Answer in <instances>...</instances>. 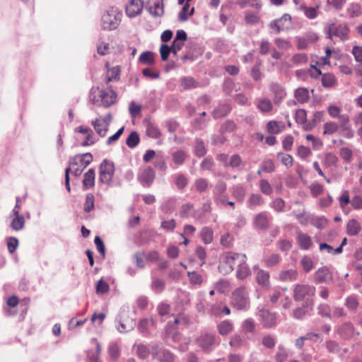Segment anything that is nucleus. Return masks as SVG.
Listing matches in <instances>:
<instances>
[{"label":"nucleus","instance_id":"obj_60","mask_svg":"<svg viewBox=\"0 0 362 362\" xmlns=\"http://www.w3.org/2000/svg\"><path fill=\"white\" fill-rule=\"evenodd\" d=\"M274 43L279 49L284 50L288 49L291 47V42L282 38H276L274 41Z\"/></svg>","mask_w":362,"mask_h":362},{"label":"nucleus","instance_id":"obj_7","mask_svg":"<svg viewBox=\"0 0 362 362\" xmlns=\"http://www.w3.org/2000/svg\"><path fill=\"white\" fill-rule=\"evenodd\" d=\"M112 121L111 114H107L104 117H100L92 120L91 124L95 132L101 137H104L108 131V127Z\"/></svg>","mask_w":362,"mask_h":362},{"label":"nucleus","instance_id":"obj_2","mask_svg":"<svg viewBox=\"0 0 362 362\" xmlns=\"http://www.w3.org/2000/svg\"><path fill=\"white\" fill-rule=\"evenodd\" d=\"M122 12L119 7L115 6L107 7L100 18L101 29L107 31L116 30L122 22Z\"/></svg>","mask_w":362,"mask_h":362},{"label":"nucleus","instance_id":"obj_8","mask_svg":"<svg viewBox=\"0 0 362 362\" xmlns=\"http://www.w3.org/2000/svg\"><path fill=\"white\" fill-rule=\"evenodd\" d=\"M115 166L112 162L104 160L100 165V181L103 184H109L113 177Z\"/></svg>","mask_w":362,"mask_h":362},{"label":"nucleus","instance_id":"obj_28","mask_svg":"<svg viewBox=\"0 0 362 362\" xmlns=\"http://www.w3.org/2000/svg\"><path fill=\"white\" fill-rule=\"evenodd\" d=\"M237 277L240 279H245L250 274V268L246 264V259L240 262H238Z\"/></svg>","mask_w":362,"mask_h":362},{"label":"nucleus","instance_id":"obj_37","mask_svg":"<svg viewBox=\"0 0 362 362\" xmlns=\"http://www.w3.org/2000/svg\"><path fill=\"white\" fill-rule=\"evenodd\" d=\"M273 105L270 100L260 99L257 103V108L262 112H268L272 110Z\"/></svg>","mask_w":362,"mask_h":362},{"label":"nucleus","instance_id":"obj_57","mask_svg":"<svg viewBox=\"0 0 362 362\" xmlns=\"http://www.w3.org/2000/svg\"><path fill=\"white\" fill-rule=\"evenodd\" d=\"M264 261L267 267H273L279 262V256L276 254H272L265 257Z\"/></svg>","mask_w":362,"mask_h":362},{"label":"nucleus","instance_id":"obj_48","mask_svg":"<svg viewBox=\"0 0 362 362\" xmlns=\"http://www.w3.org/2000/svg\"><path fill=\"white\" fill-rule=\"evenodd\" d=\"M329 305L326 303L320 304L317 307L318 314L325 317H327L328 319L332 318V315L329 312Z\"/></svg>","mask_w":362,"mask_h":362},{"label":"nucleus","instance_id":"obj_11","mask_svg":"<svg viewBox=\"0 0 362 362\" xmlns=\"http://www.w3.org/2000/svg\"><path fill=\"white\" fill-rule=\"evenodd\" d=\"M144 6L143 0H131L126 6V14L129 18H134L141 14Z\"/></svg>","mask_w":362,"mask_h":362},{"label":"nucleus","instance_id":"obj_58","mask_svg":"<svg viewBox=\"0 0 362 362\" xmlns=\"http://www.w3.org/2000/svg\"><path fill=\"white\" fill-rule=\"evenodd\" d=\"M141 110V106L136 104L135 102L132 101L129 105V112L132 117H136L139 115Z\"/></svg>","mask_w":362,"mask_h":362},{"label":"nucleus","instance_id":"obj_27","mask_svg":"<svg viewBox=\"0 0 362 362\" xmlns=\"http://www.w3.org/2000/svg\"><path fill=\"white\" fill-rule=\"evenodd\" d=\"M214 343V337L211 334H205L198 339L199 345L204 350L209 349Z\"/></svg>","mask_w":362,"mask_h":362},{"label":"nucleus","instance_id":"obj_12","mask_svg":"<svg viewBox=\"0 0 362 362\" xmlns=\"http://www.w3.org/2000/svg\"><path fill=\"white\" fill-rule=\"evenodd\" d=\"M153 359L160 362H170L174 360L173 355L168 350L160 348L158 346L153 347Z\"/></svg>","mask_w":362,"mask_h":362},{"label":"nucleus","instance_id":"obj_36","mask_svg":"<svg viewBox=\"0 0 362 362\" xmlns=\"http://www.w3.org/2000/svg\"><path fill=\"white\" fill-rule=\"evenodd\" d=\"M213 230L209 227H204L201 231V238L205 244H210L213 241Z\"/></svg>","mask_w":362,"mask_h":362},{"label":"nucleus","instance_id":"obj_14","mask_svg":"<svg viewBox=\"0 0 362 362\" xmlns=\"http://www.w3.org/2000/svg\"><path fill=\"white\" fill-rule=\"evenodd\" d=\"M155 179V172L148 167L143 169L138 175V180L143 186L149 187Z\"/></svg>","mask_w":362,"mask_h":362},{"label":"nucleus","instance_id":"obj_17","mask_svg":"<svg viewBox=\"0 0 362 362\" xmlns=\"http://www.w3.org/2000/svg\"><path fill=\"white\" fill-rule=\"evenodd\" d=\"M270 90L274 95L273 100L275 104H279L286 95L284 87L276 83L270 85Z\"/></svg>","mask_w":362,"mask_h":362},{"label":"nucleus","instance_id":"obj_19","mask_svg":"<svg viewBox=\"0 0 362 362\" xmlns=\"http://www.w3.org/2000/svg\"><path fill=\"white\" fill-rule=\"evenodd\" d=\"M297 243L303 250H310L313 245L312 238L310 235L303 232L298 233Z\"/></svg>","mask_w":362,"mask_h":362},{"label":"nucleus","instance_id":"obj_30","mask_svg":"<svg viewBox=\"0 0 362 362\" xmlns=\"http://www.w3.org/2000/svg\"><path fill=\"white\" fill-rule=\"evenodd\" d=\"M83 185L86 188H90L95 185V171L93 169H89L84 175Z\"/></svg>","mask_w":362,"mask_h":362},{"label":"nucleus","instance_id":"obj_56","mask_svg":"<svg viewBox=\"0 0 362 362\" xmlns=\"http://www.w3.org/2000/svg\"><path fill=\"white\" fill-rule=\"evenodd\" d=\"M292 62L297 66L303 65L308 62V57L305 54H296L292 57Z\"/></svg>","mask_w":362,"mask_h":362},{"label":"nucleus","instance_id":"obj_44","mask_svg":"<svg viewBox=\"0 0 362 362\" xmlns=\"http://www.w3.org/2000/svg\"><path fill=\"white\" fill-rule=\"evenodd\" d=\"M180 84L185 89H191L196 87L197 83L194 79L190 76L183 77L180 80Z\"/></svg>","mask_w":362,"mask_h":362},{"label":"nucleus","instance_id":"obj_16","mask_svg":"<svg viewBox=\"0 0 362 362\" xmlns=\"http://www.w3.org/2000/svg\"><path fill=\"white\" fill-rule=\"evenodd\" d=\"M258 315L264 327H272L276 324V315L267 310H259Z\"/></svg>","mask_w":362,"mask_h":362},{"label":"nucleus","instance_id":"obj_40","mask_svg":"<svg viewBox=\"0 0 362 362\" xmlns=\"http://www.w3.org/2000/svg\"><path fill=\"white\" fill-rule=\"evenodd\" d=\"M189 8V6L187 3L185 4L184 5V6L182 7V10L180 11V12L178 14V19L180 21H182V22L186 21L188 19L189 16L193 15L194 8H192L191 9V11H189V13H188L187 12H188Z\"/></svg>","mask_w":362,"mask_h":362},{"label":"nucleus","instance_id":"obj_21","mask_svg":"<svg viewBox=\"0 0 362 362\" xmlns=\"http://www.w3.org/2000/svg\"><path fill=\"white\" fill-rule=\"evenodd\" d=\"M313 300H308L305 302L303 308H298L293 312V315L296 319H302L306 313L313 309Z\"/></svg>","mask_w":362,"mask_h":362},{"label":"nucleus","instance_id":"obj_20","mask_svg":"<svg viewBox=\"0 0 362 362\" xmlns=\"http://www.w3.org/2000/svg\"><path fill=\"white\" fill-rule=\"evenodd\" d=\"M11 219L10 226L16 231L21 230L25 227V219L23 215L9 216Z\"/></svg>","mask_w":362,"mask_h":362},{"label":"nucleus","instance_id":"obj_54","mask_svg":"<svg viewBox=\"0 0 362 362\" xmlns=\"http://www.w3.org/2000/svg\"><path fill=\"white\" fill-rule=\"evenodd\" d=\"M340 156L346 162L350 163L352 160V151L348 147H342L340 149Z\"/></svg>","mask_w":362,"mask_h":362},{"label":"nucleus","instance_id":"obj_1","mask_svg":"<svg viewBox=\"0 0 362 362\" xmlns=\"http://www.w3.org/2000/svg\"><path fill=\"white\" fill-rule=\"evenodd\" d=\"M91 161L92 156L88 153L76 156L70 160L69 167L65 170V185L68 192L71 191L69 173L71 172L76 177L79 176Z\"/></svg>","mask_w":362,"mask_h":362},{"label":"nucleus","instance_id":"obj_15","mask_svg":"<svg viewBox=\"0 0 362 362\" xmlns=\"http://www.w3.org/2000/svg\"><path fill=\"white\" fill-rule=\"evenodd\" d=\"M124 311L119 314L117 322L118 323L117 329L119 332L124 333L132 330L134 327V322L131 319H124Z\"/></svg>","mask_w":362,"mask_h":362},{"label":"nucleus","instance_id":"obj_52","mask_svg":"<svg viewBox=\"0 0 362 362\" xmlns=\"http://www.w3.org/2000/svg\"><path fill=\"white\" fill-rule=\"evenodd\" d=\"M188 276L191 284L194 285H200L203 282L202 276L196 272H188Z\"/></svg>","mask_w":362,"mask_h":362},{"label":"nucleus","instance_id":"obj_4","mask_svg":"<svg viewBox=\"0 0 362 362\" xmlns=\"http://www.w3.org/2000/svg\"><path fill=\"white\" fill-rule=\"evenodd\" d=\"M90 99L94 104L109 107L116 102L117 94L111 89L101 91L92 89Z\"/></svg>","mask_w":362,"mask_h":362},{"label":"nucleus","instance_id":"obj_42","mask_svg":"<svg viewBox=\"0 0 362 362\" xmlns=\"http://www.w3.org/2000/svg\"><path fill=\"white\" fill-rule=\"evenodd\" d=\"M339 203L340 208L344 210L345 207L351 203L349 197V192L348 190H344L341 195L339 197Z\"/></svg>","mask_w":362,"mask_h":362},{"label":"nucleus","instance_id":"obj_50","mask_svg":"<svg viewBox=\"0 0 362 362\" xmlns=\"http://www.w3.org/2000/svg\"><path fill=\"white\" fill-rule=\"evenodd\" d=\"M242 329L244 332H253L255 329V323L252 319H247L242 323Z\"/></svg>","mask_w":362,"mask_h":362},{"label":"nucleus","instance_id":"obj_13","mask_svg":"<svg viewBox=\"0 0 362 362\" xmlns=\"http://www.w3.org/2000/svg\"><path fill=\"white\" fill-rule=\"evenodd\" d=\"M255 279L258 285L267 288L269 286V273L259 267L258 265L253 267Z\"/></svg>","mask_w":362,"mask_h":362},{"label":"nucleus","instance_id":"obj_3","mask_svg":"<svg viewBox=\"0 0 362 362\" xmlns=\"http://www.w3.org/2000/svg\"><path fill=\"white\" fill-rule=\"evenodd\" d=\"M247 259L245 255L228 252L223 254L220 257L218 270L223 274H230L238 262H243Z\"/></svg>","mask_w":362,"mask_h":362},{"label":"nucleus","instance_id":"obj_6","mask_svg":"<svg viewBox=\"0 0 362 362\" xmlns=\"http://www.w3.org/2000/svg\"><path fill=\"white\" fill-rule=\"evenodd\" d=\"M248 293L244 287L235 289L231 297V305L238 310H242L248 304Z\"/></svg>","mask_w":362,"mask_h":362},{"label":"nucleus","instance_id":"obj_63","mask_svg":"<svg viewBox=\"0 0 362 362\" xmlns=\"http://www.w3.org/2000/svg\"><path fill=\"white\" fill-rule=\"evenodd\" d=\"M284 201L281 198H277L271 203V207L277 212L282 211L284 210Z\"/></svg>","mask_w":362,"mask_h":362},{"label":"nucleus","instance_id":"obj_64","mask_svg":"<svg viewBox=\"0 0 362 362\" xmlns=\"http://www.w3.org/2000/svg\"><path fill=\"white\" fill-rule=\"evenodd\" d=\"M355 60L362 64V46H354L351 51Z\"/></svg>","mask_w":362,"mask_h":362},{"label":"nucleus","instance_id":"obj_22","mask_svg":"<svg viewBox=\"0 0 362 362\" xmlns=\"http://www.w3.org/2000/svg\"><path fill=\"white\" fill-rule=\"evenodd\" d=\"M346 228L349 235L355 236L360 233L361 226L357 220L352 218L348 221Z\"/></svg>","mask_w":362,"mask_h":362},{"label":"nucleus","instance_id":"obj_29","mask_svg":"<svg viewBox=\"0 0 362 362\" xmlns=\"http://www.w3.org/2000/svg\"><path fill=\"white\" fill-rule=\"evenodd\" d=\"M316 281L318 283L325 282L331 279V273L328 268L322 267L319 269L315 273Z\"/></svg>","mask_w":362,"mask_h":362},{"label":"nucleus","instance_id":"obj_9","mask_svg":"<svg viewBox=\"0 0 362 362\" xmlns=\"http://www.w3.org/2000/svg\"><path fill=\"white\" fill-rule=\"evenodd\" d=\"M146 9L153 17H161L164 14L163 0H148L146 3Z\"/></svg>","mask_w":362,"mask_h":362},{"label":"nucleus","instance_id":"obj_51","mask_svg":"<svg viewBox=\"0 0 362 362\" xmlns=\"http://www.w3.org/2000/svg\"><path fill=\"white\" fill-rule=\"evenodd\" d=\"M338 161V158L336 155L328 153L325 156L324 158V164L327 167H331L335 165Z\"/></svg>","mask_w":362,"mask_h":362},{"label":"nucleus","instance_id":"obj_10","mask_svg":"<svg viewBox=\"0 0 362 362\" xmlns=\"http://www.w3.org/2000/svg\"><path fill=\"white\" fill-rule=\"evenodd\" d=\"M349 33V29L348 25L346 24H341L338 26L332 25L329 27L327 35L330 39L335 35L340 37L341 40H346L348 38Z\"/></svg>","mask_w":362,"mask_h":362},{"label":"nucleus","instance_id":"obj_43","mask_svg":"<svg viewBox=\"0 0 362 362\" xmlns=\"http://www.w3.org/2000/svg\"><path fill=\"white\" fill-rule=\"evenodd\" d=\"M186 156L185 151L181 150L177 151L172 154L173 162L178 165H182L184 163Z\"/></svg>","mask_w":362,"mask_h":362},{"label":"nucleus","instance_id":"obj_55","mask_svg":"<svg viewBox=\"0 0 362 362\" xmlns=\"http://www.w3.org/2000/svg\"><path fill=\"white\" fill-rule=\"evenodd\" d=\"M146 134L151 138H158L160 136V132L158 127L152 124L147 125Z\"/></svg>","mask_w":362,"mask_h":362},{"label":"nucleus","instance_id":"obj_59","mask_svg":"<svg viewBox=\"0 0 362 362\" xmlns=\"http://www.w3.org/2000/svg\"><path fill=\"white\" fill-rule=\"evenodd\" d=\"M95 198L93 194H88L86 197V202L84 204V210L86 212L90 211L94 207Z\"/></svg>","mask_w":362,"mask_h":362},{"label":"nucleus","instance_id":"obj_39","mask_svg":"<svg viewBox=\"0 0 362 362\" xmlns=\"http://www.w3.org/2000/svg\"><path fill=\"white\" fill-rule=\"evenodd\" d=\"M263 198L259 194H252L248 200V205L250 208H255L263 204Z\"/></svg>","mask_w":362,"mask_h":362},{"label":"nucleus","instance_id":"obj_26","mask_svg":"<svg viewBox=\"0 0 362 362\" xmlns=\"http://www.w3.org/2000/svg\"><path fill=\"white\" fill-rule=\"evenodd\" d=\"M284 127L283 122L275 120L269 121L267 125V130L271 134H279L284 130Z\"/></svg>","mask_w":362,"mask_h":362},{"label":"nucleus","instance_id":"obj_32","mask_svg":"<svg viewBox=\"0 0 362 362\" xmlns=\"http://www.w3.org/2000/svg\"><path fill=\"white\" fill-rule=\"evenodd\" d=\"M294 97L300 103H305L309 98L308 90L305 88H297L294 93Z\"/></svg>","mask_w":362,"mask_h":362},{"label":"nucleus","instance_id":"obj_35","mask_svg":"<svg viewBox=\"0 0 362 362\" xmlns=\"http://www.w3.org/2000/svg\"><path fill=\"white\" fill-rule=\"evenodd\" d=\"M339 126L335 122H327L323 125L324 134H333L338 132Z\"/></svg>","mask_w":362,"mask_h":362},{"label":"nucleus","instance_id":"obj_34","mask_svg":"<svg viewBox=\"0 0 362 362\" xmlns=\"http://www.w3.org/2000/svg\"><path fill=\"white\" fill-rule=\"evenodd\" d=\"M218 329L220 334L227 335L233 329V325L230 321L224 320L218 325Z\"/></svg>","mask_w":362,"mask_h":362},{"label":"nucleus","instance_id":"obj_18","mask_svg":"<svg viewBox=\"0 0 362 362\" xmlns=\"http://www.w3.org/2000/svg\"><path fill=\"white\" fill-rule=\"evenodd\" d=\"M85 136V140L82 142V146H86L95 143L94 134L92 129L88 127L80 126L75 129Z\"/></svg>","mask_w":362,"mask_h":362},{"label":"nucleus","instance_id":"obj_25","mask_svg":"<svg viewBox=\"0 0 362 362\" xmlns=\"http://www.w3.org/2000/svg\"><path fill=\"white\" fill-rule=\"evenodd\" d=\"M317 8L315 7H308L305 4H300L298 7V10L303 11L304 15L308 19H315L318 16Z\"/></svg>","mask_w":362,"mask_h":362},{"label":"nucleus","instance_id":"obj_62","mask_svg":"<svg viewBox=\"0 0 362 362\" xmlns=\"http://www.w3.org/2000/svg\"><path fill=\"white\" fill-rule=\"evenodd\" d=\"M339 122V127L343 129H349V127H351L350 124V118L349 116L346 114H341L340 117L338 118Z\"/></svg>","mask_w":362,"mask_h":362},{"label":"nucleus","instance_id":"obj_41","mask_svg":"<svg viewBox=\"0 0 362 362\" xmlns=\"http://www.w3.org/2000/svg\"><path fill=\"white\" fill-rule=\"evenodd\" d=\"M281 30H287L291 27V16L289 14H284L279 19Z\"/></svg>","mask_w":362,"mask_h":362},{"label":"nucleus","instance_id":"obj_33","mask_svg":"<svg viewBox=\"0 0 362 362\" xmlns=\"http://www.w3.org/2000/svg\"><path fill=\"white\" fill-rule=\"evenodd\" d=\"M139 61L146 65H152L155 62V55L152 52L146 51L141 54Z\"/></svg>","mask_w":362,"mask_h":362},{"label":"nucleus","instance_id":"obj_23","mask_svg":"<svg viewBox=\"0 0 362 362\" xmlns=\"http://www.w3.org/2000/svg\"><path fill=\"white\" fill-rule=\"evenodd\" d=\"M338 334L343 338L348 339L354 334V327L350 322H346L339 327Z\"/></svg>","mask_w":362,"mask_h":362},{"label":"nucleus","instance_id":"obj_47","mask_svg":"<svg viewBox=\"0 0 362 362\" xmlns=\"http://www.w3.org/2000/svg\"><path fill=\"white\" fill-rule=\"evenodd\" d=\"M335 77L332 74H325L322 77V84L325 87H332L335 83Z\"/></svg>","mask_w":362,"mask_h":362},{"label":"nucleus","instance_id":"obj_31","mask_svg":"<svg viewBox=\"0 0 362 362\" xmlns=\"http://www.w3.org/2000/svg\"><path fill=\"white\" fill-rule=\"evenodd\" d=\"M298 273L295 269H288L281 271L279 274V278L281 281H292L297 279Z\"/></svg>","mask_w":362,"mask_h":362},{"label":"nucleus","instance_id":"obj_46","mask_svg":"<svg viewBox=\"0 0 362 362\" xmlns=\"http://www.w3.org/2000/svg\"><path fill=\"white\" fill-rule=\"evenodd\" d=\"M233 195L238 201L243 202L245 197V189L242 186H235L233 188Z\"/></svg>","mask_w":362,"mask_h":362},{"label":"nucleus","instance_id":"obj_5","mask_svg":"<svg viewBox=\"0 0 362 362\" xmlns=\"http://www.w3.org/2000/svg\"><path fill=\"white\" fill-rule=\"evenodd\" d=\"M315 294V287L310 285L296 284L293 288V298L296 301L310 300Z\"/></svg>","mask_w":362,"mask_h":362},{"label":"nucleus","instance_id":"obj_53","mask_svg":"<svg viewBox=\"0 0 362 362\" xmlns=\"http://www.w3.org/2000/svg\"><path fill=\"white\" fill-rule=\"evenodd\" d=\"M109 354H110L113 360H116L119 356V348L117 343L115 342H111L109 345Z\"/></svg>","mask_w":362,"mask_h":362},{"label":"nucleus","instance_id":"obj_24","mask_svg":"<svg viewBox=\"0 0 362 362\" xmlns=\"http://www.w3.org/2000/svg\"><path fill=\"white\" fill-rule=\"evenodd\" d=\"M254 226L258 229L267 228L269 226V220L266 214L264 213L257 214L255 218Z\"/></svg>","mask_w":362,"mask_h":362},{"label":"nucleus","instance_id":"obj_38","mask_svg":"<svg viewBox=\"0 0 362 362\" xmlns=\"http://www.w3.org/2000/svg\"><path fill=\"white\" fill-rule=\"evenodd\" d=\"M231 108L229 105L224 104L220 105L216 109H215L213 112L214 117L215 118L221 117L226 116L228 113L230 112Z\"/></svg>","mask_w":362,"mask_h":362},{"label":"nucleus","instance_id":"obj_49","mask_svg":"<svg viewBox=\"0 0 362 362\" xmlns=\"http://www.w3.org/2000/svg\"><path fill=\"white\" fill-rule=\"evenodd\" d=\"M109 288L108 284L103 279H100L96 284V293L98 294L106 293L108 292Z\"/></svg>","mask_w":362,"mask_h":362},{"label":"nucleus","instance_id":"obj_61","mask_svg":"<svg viewBox=\"0 0 362 362\" xmlns=\"http://www.w3.org/2000/svg\"><path fill=\"white\" fill-rule=\"evenodd\" d=\"M120 74V68L118 66L109 69L107 71V80L109 81L115 80Z\"/></svg>","mask_w":362,"mask_h":362},{"label":"nucleus","instance_id":"obj_45","mask_svg":"<svg viewBox=\"0 0 362 362\" xmlns=\"http://www.w3.org/2000/svg\"><path fill=\"white\" fill-rule=\"evenodd\" d=\"M139 142V136L137 132H132L127 139V145L129 148H134Z\"/></svg>","mask_w":362,"mask_h":362}]
</instances>
